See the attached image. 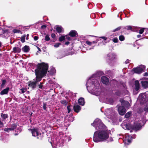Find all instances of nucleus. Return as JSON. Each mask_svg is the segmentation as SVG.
<instances>
[{
  "mask_svg": "<svg viewBox=\"0 0 148 148\" xmlns=\"http://www.w3.org/2000/svg\"><path fill=\"white\" fill-rule=\"evenodd\" d=\"M91 125L97 130L94 134L93 140L95 142L107 141L108 142L113 141V138L109 137L110 131L107 129L106 126L98 119H96Z\"/></svg>",
  "mask_w": 148,
  "mask_h": 148,
  "instance_id": "1",
  "label": "nucleus"
},
{
  "mask_svg": "<svg viewBox=\"0 0 148 148\" xmlns=\"http://www.w3.org/2000/svg\"><path fill=\"white\" fill-rule=\"evenodd\" d=\"M48 68L47 64L42 63L38 64L37 67L35 70L36 77L33 81L29 82V86L34 88L36 87L37 82L40 81L42 77L47 73Z\"/></svg>",
  "mask_w": 148,
  "mask_h": 148,
  "instance_id": "2",
  "label": "nucleus"
},
{
  "mask_svg": "<svg viewBox=\"0 0 148 148\" xmlns=\"http://www.w3.org/2000/svg\"><path fill=\"white\" fill-rule=\"evenodd\" d=\"M95 75H93L88 80L86 86L88 92L97 96L100 93V87L98 81L94 79Z\"/></svg>",
  "mask_w": 148,
  "mask_h": 148,
  "instance_id": "3",
  "label": "nucleus"
},
{
  "mask_svg": "<svg viewBox=\"0 0 148 148\" xmlns=\"http://www.w3.org/2000/svg\"><path fill=\"white\" fill-rule=\"evenodd\" d=\"M145 121L144 119H142L134 123L132 127H131L129 124L123 123L121 124L122 127L125 130H130L131 128L135 131L140 130L142 126L145 123Z\"/></svg>",
  "mask_w": 148,
  "mask_h": 148,
  "instance_id": "4",
  "label": "nucleus"
},
{
  "mask_svg": "<svg viewBox=\"0 0 148 148\" xmlns=\"http://www.w3.org/2000/svg\"><path fill=\"white\" fill-rule=\"evenodd\" d=\"M60 138L59 139H58L57 141H53V143H51V144L53 148H56L57 147H55V146L53 147V144L56 145V146H62L63 145L64 142L66 140L67 138V137H65V136L64 137L62 136V137L61 135H60L58 137V138Z\"/></svg>",
  "mask_w": 148,
  "mask_h": 148,
  "instance_id": "5",
  "label": "nucleus"
},
{
  "mask_svg": "<svg viewBox=\"0 0 148 148\" xmlns=\"http://www.w3.org/2000/svg\"><path fill=\"white\" fill-rule=\"evenodd\" d=\"M114 114V111L112 108L106 109L104 112V114L107 117L110 119H112Z\"/></svg>",
  "mask_w": 148,
  "mask_h": 148,
  "instance_id": "6",
  "label": "nucleus"
},
{
  "mask_svg": "<svg viewBox=\"0 0 148 148\" xmlns=\"http://www.w3.org/2000/svg\"><path fill=\"white\" fill-rule=\"evenodd\" d=\"M136 136V135H133L132 136H131L128 134H126L125 135V138L124 140L125 144V145H129L131 142L132 138H135Z\"/></svg>",
  "mask_w": 148,
  "mask_h": 148,
  "instance_id": "7",
  "label": "nucleus"
},
{
  "mask_svg": "<svg viewBox=\"0 0 148 148\" xmlns=\"http://www.w3.org/2000/svg\"><path fill=\"white\" fill-rule=\"evenodd\" d=\"M145 69V66L143 65H141L138 66L136 68H134L133 69V71L134 73L138 74H140L142 72L144 71Z\"/></svg>",
  "mask_w": 148,
  "mask_h": 148,
  "instance_id": "8",
  "label": "nucleus"
},
{
  "mask_svg": "<svg viewBox=\"0 0 148 148\" xmlns=\"http://www.w3.org/2000/svg\"><path fill=\"white\" fill-rule=\"evenodd\" d=\"M30 130L32 134V136L36 137L38 136V139H40L41 138V134L38 131V130L36 129H29Z\"/></svg>",
  "mask_w": 148,
  "mask_h": 148,
  "instance_id": "9",
  "label": "nucleus"
},
{
  "mask_svg": "<svg viewBox=\"0 0 148 148\" xmlns=\"http://www.w3.org/2000/svg\"><path fill=\"white\" fill-rule=\"evenodd\" d=\"M107 58L111 61H112L114 60L117 59V56L115 53H110L107 55Z\"/></svg>",
  "mask_w": 148,
  "mask_h": 148,
  "instance_id": "10",
  "label": "nucleus"
},
{
  "mask_svg": "<svg viewBox=\"0 0 148 148\" xmlns=\"http://www.w3.org/2000/svg\"><path fill=\"white\" fill-rule=\"evenodd\" d=\"M120 101L121 103V106L125 108H128L130 106V104L127 101H125L122 99L120 100Z\"/></svg>",
  "mask_w": 148,
  "mask_h": 148,
  "instance_id": "11",
  "label": "nucleus"
},
{
  "mask_svg": "<svg viewBox=\"0 0 148 148\" xmlns=\"http://www.w3.org/2000/svg\"><path fill=\"white\" fill-rule=\"evenodd\" d=\"M118 111L119 114L121 115H124L126 112V109L122 106H120L118 108Z\"/></svg>",
  "mask_w": 148,
  "mask_h": 148,
  "instance_id": "12",
  "label": "nucleus"
},
{
  "mask_svg": "<svg viewBox=\"0 0 148 148\" xmlns=\"http://www.w3.org/2000/svg\"><path fill=\"white\" fill-rule=\"evenodd\" d=\"M101 82L103 83L108 85L109 82V79L105 76H102L101 77Z\"/></svg>",
  "mask_w": 148,
  "mask_h": 148,
  "instance_id": "13",
  "label": "nucleus"
},
{
  "mask_svg": "<svg viewBox=\"0 0 148 148\" xmlns=\"http://www.w3.org/2000/svg\"><path fill=\"white\" fill-rule=\"evenodd\" d=\"M54 29L58 33H61L63 31V29L61 26L57 25L55 26Z\"/></svg>",
  "mask_w": 148,
  "mask_h": 148,
  "instance_id": "14",
  "label": "nucleus"
},
{
  "mask_svg": "<svg viewBox=\"0 0 148 148\" xmlns=\"http://www.w3.org/2000/svg\"><path fill=\"white\" fill-rule=\"evenodd\" d=\"M81 109V107L78 105H74L73 106L74 111L77 113Z\"/></svg>",
  "mask_w": 148,
  "mask_h": 148,
  "instance_id": "15",
  "label": "nucleus"
},
{
  "mask_svg": "<svg viewBox=\"0 0 148 148\" xmlns=\"http://www.w3.org/2000/svg\"><path fill=\"white\" fill-rule=\"evenodd\" d=\"M10 88L9 87H8L1 91L0 92L1 95H3L7 94Z\"/></svg>",
  "mask_w": 148,
  "mask_h": 148,
  "instance_id": "16",
  "label": "nucleus"
},
{
  "mask_svg": "<svg viewBox=\"0 0 148 148\" xmlns=\"http://www.w3.org/2000/svg\"><path fill=\"white\" fill-rule=\"evenodd\" d=\"M141 84L142 86L145 88L148 87V82L146 81H142Z\"/></svg>",
  "mask_w": 148,
  "mask_h": 148,
  "instance_id": "17",
  "label": "nucleus"
},
{
  "mask_svg": "<svg viewBox=\"0 0 148 148\" xmlns=\"http://www.w3.org/2000/svg\"><path fill=\"white\" fill-rule=\"evenodd\" d=\"M78 102L79 104L82 106H83L84 104V100L83 98H79L78 100Z\"/></svg>",
  "mask_w": 148,
  "mask_h": 148,
  "instance_id": "18",
  "label": "nucleus"
},
{
  "mask_svg": "<svg viewBox=\"0 0 148 148\" xmlns=\"http://www.w3.org/2000/svg\"><path fill=\"white\" fill-rule=\"evenodd\" d=\"M77 35V33L75 30L71 31L69 33V35L72 37H75Z\"/></svg>",
  "mask_w": 148,
  "mask_h": 148,
  "instance_id": "19",
  "label": "nucleus"
},
{
  "mask_svg": "<svg viewBox=\"0 0 148 148\" xmlns=\"http://www.w3.org/2000/svg\"><path fill=\"white\" fill-rule=\"evenodd\" d=\"M135 89L136 90H138L140 88V85L138 81H136L135 82Z\"/></svg>",
  "mask_w": 148,
  "mask_h": 148,
  "instance_id": "20",
  "label": "nucleus"
},
{
  "mask_svg": "<svg viewBox=\"0 0 148 148\" xmlns=\"http://www.w3.org/2000/svg\"><path fill=\"white\" fill-rule=\"evenodd\" d=\"M22 50L25 52H27L29 51V47L28 46L25 45L22 49Z\"/></svg>",
  "mask_w": 148,
  "mask_h": 148,
  "instance_id": "21",
  "label": "nucleus"
},
{
  "mask_svg": "<svg viewBox=\"0 0 148 148\" xmlns=\"http://www.w3.org/2000/svg\"><path fill=\"white\" fill-rule=\"evenodd\" d=\"M13 50L16 53H19L21 51L20 48L18 47H15L13 48Z\"/></svg>",
  "mask_w": 148,
  "mask_h": 148,
  "instance_id": "22",
  "label": "nucleus"
},
{
  "mask_svg": "<svg viewBox=\"0 0 148 148\" xmlns=\"http://www.w3.org/2000/svg\"><path fill=\"white\" fill-rule=\"evenodd\" d=\"M60 102L64 105H66L67 103V102L65 100H63L60 101Z\"/></svg>",
  "mask_w": 148,
  "mask_h": 148,
  "instance_id": "23",
  "label": "nucleus"
},
{
  "mask_svg": "<svg viewBox=\"0 0 148 148\" xmlns=\"http://www.w3.org/2000/svg\"><path fill=\"white\" fill-rule=\"evenodd\" d=\"M4 130L7 132H9L10 131L13 130V129H11V128H5L4 129Z\"/></svg>",
  "mask_w": 148,
  "mask_h": 148,
  "instance_id": "24",
  "label": "nucleus"
},
{
  "mask_svg": "<svg viewBox=\"0 0 148 148\" xmlns=\"http://www.w3.org/2000/svg\"><path fill=\"white\" fill-rule=\"evenodd\" d=\"M132 113L130 112H127L125 115V117L126 118H128L130 116Z\"/></svg>",
  "mask_w": 148,
  "mask_h": 148,
  "instance_id": "25",
  "label": "nucleus"
},
{
  "mask_svg": "<svg viewBox=\"0 0 148 148\" xmlns=\"http://www.w3.org/2000/svg\"><path fill=\"white\" fill-rule=\"evenodd\" d=\"M128 92V91L126 88L124 91L122 92V95H125L127 94Z\"/></svg>",
  "mask_w": 148,
  "mask_h": 148,
  "instance_id": "26",
  "label": "nucleus"
},
{
  "mask_svg": "<svg viewBox=\"0 0 148 148\" xmlns=\"http://www.w3.org/2000/svg\"><path fill=\"white\" fill-rule=\"evenodd\" d=\"M65 38V36H62L60 37L59 38V41L61 42L64 40Z\"/></svg>",
  "mask_w": 148,
  "mask_h": 148,
  "instance_id": "27",
  "label": "nucleus"
},
{
  "mask_svg": "<svg viewBox=\"0 0 148 148\" xmlns=\"http://www.w3.org/2000/svg\"><path fill=\"white\" fill-rule=\"evenodd\" d=\"M1 117L4 119H6L8 117V115L7 114H3V113L1 114Z\"/></svg>",
  "mask_w": 148,
  "mask_h": 148,
  "instance_id": "28",
  "label": "nucleus"
},
{
  "mask_svg": "<svg viewBox=\"0 0 148 148\" xmlns=\"http://www.w3.org/2000/svg\"><path fill=\"white\" fill-rule=\"evenodd\" d=\"M50 72L52 74H54L56 72V70L54 68H52L50 70Z\"/></svg>",
  "mask_w": 148,
  "mask_h": 148,
  "instance_id": "29",
  "label": "nucleus"
},
{
  "mask_svg": "<svg viewBox=\"0 0 148 148\" xmlns=\"http://www.w3.org/2000/svg\"><path fill=\"white\" fill-rule=\"evenodd\" d=\"M119 39L121 41H123L125 39L123 35H121L119 36Z\"/></svg>",
  "mask_w": 148,
  "mask_h": 148,
  "instance_id": "30",
  "label": "nucleus"
},
{
  "mask_svg": "<svg viewBox=\"0 0 148 148\" xmlns=\"http://www.w3.org/2000/svg\"><path fill=\"white\" fill-rule=\"evenodd\" d=\"M122 92H121L119 91H117L116 92V94L119 96H120L121 95H122Z\"/></svg>",
  "mask_w": 148,
  "mask_h": 148,
  "instance_id": "31",
  "label": "nucleus"
},
{
  "mask_svg": "<svg viewBox=\"0 0 148 148\" xmlns=\"http://www.w3.org/2000/svg\"><path fill=\"white\" fill-rule=\"evenodd\" d=\"M121 27H118L117 28H116V29H114L112 31V32H114L119 31L121 29Z\"/></svg>",
  "mask_w": 148,
  "mask_h": 148,
  "instance_id": "32",
  "label": "nucleus"
},
{
  "mask_svg": "<svg viewBox=\"0 0 148 148\" xmlns=\"http://www.w3.org/2000/svg\"><path fill=\"white\" fill-rule=\"evenodd\" d=\"M50 40V38L48 35H47L45 38V40L46 41H48Z\"/></svg>",
  "mask_w": 148,
  "mask_h": 148,
  "instance_id": "33",
  "label": "nucleus"
},
{
  "mask_svg": "<svg viewBox=\"0 0 148 148\" xmlns=\"http://www.w3.org/2000/svg\"><path fill=\"white\" fill-rule=\"evenodd\" d=\"M145 28H142L140 29L139 31V33L140 34H142L144 32V31Z\"/></svg>",
  "mask_w": 148,
  "mask_h": 148,
  "instance_id": "34",
  "label": "nucleus"
},
{
  "mask_svg": "<svg viewBox=\"0 0 148 148\" xmlns=\"http://www.w3.org/2000/svg\"><path fill=\"white\" fill-rule=\"evenodd\" d=\"M13 32L14 33H19L20 32V31L18 29H14L13 30Z\"/></svg>",
  "mask_w": 148,
  "mask_h": 148,
  "instance_id": "35",
  "label": "nucleus"
},
{
  "mask_svg": "<svg viewBox=\"0 0 148 148\" xmlns=\"http://www.w3.org/2000/svg\"><path fill=\"white\" fill-rule=\"evenodd\" d=\"M132 28V26H127L125 27V29L127 30H131Z\"/></svg>",
  "mask_w": 148,
  "mask_h": 148,
  "instance_id": "36",
  "label": "nucleus"
},
{
  "mask_svg": "<svg viewBox=\"0 0 148 148\" xmlns=\"http://www.w3.org/2000/svg\"><path fill=\"white\" fill-rule=\"evenodd\" d=\"M71 106H68L67 107V109L68 110V113H69L71 112Z\"/></svg>",
  "mask_w": 148,
  "mask_h": 148,
  "instance_id": "37",
  "label": "nucleus"
},
{
  "mask_svg": "<svg viewBox=\"0 0 148 148\" xmlns=\"http://www.w3.org/2000/svg\"><path fill=\"white\" fill-rule=\"evenodd\" d=\"M5 82H6V81L5 80H2V84L1 85L2 87H3L4 86L5 84Z\"/></svg>",
  "mask_w": 148,
  "mask_h": 148,
  "instance_id": "38",
  "label": "nucleus"
},
{
  "mask_svg": "<svg viewBox=\"0 0 148 148\" xmlns=\"http://www.w3.org/2000/svg\"><path fill=\"white\" fill-rule=\"evenodd\" d=\"M113 41L115 42H117L118 41V39L117 38H115L113 39Z\"/></svg>",
  "mask_w": 148,
  "mask_h": 148,
  "instance_id": "39",
  "label": "nucleus"
},
{
  "mask_svg": "<svg viewBox=\"0 0 148 148\" xmlns=\"http://www.w3.org/2000/svg\"><path fill=\"white\" fill-rule=\"evenodd\" d=\"M16 125L15 124H13L12 125V127L11 128V129H13V130H14L16 127Z\"/></svg>",
  "mask_w": 148,
  "mask_h": 148,
  "instance_id": "40",
  "label": "nucleus"
},
{
  "mask_svg": "<svg viewBox=\"0 0 148 148\" xmlns=\"http://www.w3.org/2000/svg\"><path fill=\"white\" fill-rule=\"evenodd\" d=\"M25 36H22L21 38V41L22 42H24L25 41Z\"/></svg>",
  "mask_w": 148,
  "mask_h": 148,
  "instance_id": "41",
  "label": "nucleus"
},
{
  "mask_svg": "<svg viewBox=\"0 0 148 148\" xmlns=\"http://www.w3.org/2000/svg\"><path fill=\"white\" fill-rule=\"evenodd\" d=\"M86 43L88 45H90L92 44V42H90L89 41L87 40L86 41Z\"/></svg>",
  "mask_w": 148,
  "mask_h": 148,
  "instance_id": "42",
  "label": "nucleus"
},
{
  "mask_svg": "<svg viewBox=\"0 0 148 148\" xmlns=\"http://www.w3.org/2000/svg\"><path fill=\"white\" fill-rule=\"evenodd\" d=\"M60 43H56L54 45V47H58L60 45Z\"/></svg>",
  "mask_w": 148,
  "mask_h": 148,
  "instance_id": "43",
  "label": "nucleus"
},
{
  "mask_svg": "<svg viewBox=\"0 0 148 148\" xmlns=\"http://www.w3.org/2000/svg\"><path fill=\"white\" fill-rule=\"evenodd\" d=\"M21 92H20L21 93H23L25 92L26 90L24 88H22L21 89Z\"/></svg>",
  "mask_w": 148,
  "mask_h": 148,
  "instance_id": "44",
  "label": "nucleus"
},
{
  "mask_svg": "<svg viewBox=\"0 0 148 148\" xmlns=\"http://www.w3.org/2000/svg\"><path fill=\"white\" fill-rule=\"evenodd\" d=\"M113 102V100L112 99H109V103L110 104L112 103Z\"/></svg>",
  "mask_w": 148,
  "mask_h": 148,
  "instance_id": "45",
  "label": "nucleus"
},
{
  "mask_svg": "<svg viewBox=\"0 0 148 148\" xmlns=\"http://www.w3.org/2000/svg\"><path fill=\"white\" fill-rule=\"evenodd\" d=\"M144 95H145V94H141L139 96V98H141L142 99H143V98H144Z\"/></svg>",
  "mask_w": 148,
  "mask_h": 148,
  "instance_id": "46",
  "label": "nucleus"
},
{
  "mask_svg": "<svg viewBox=\"0 0 148 148\" xmlns=\"http://www.w3.org/2000/svg\"><path fill=\"white\" fill-rule=\"evenodd\" d=\"M46 103H43V108L44 110H46L47 107H46Z\"/></svg>",
  "mask_w": 148,
  "mask_h": 148,
  "instance_id": "47",
  "label": "nucleus"
},
{
  "mask_svg": "<svg viewBox=\"0 0 148 148\" xmlns=\"http://www.w3.org/2000/svg\"><path fill=\"white\" fill-rule=\"evenodd\" d=\"M38 86H39V88H40L42 89V83H40L39 84H38Z\"/></svg>",
  "mask_w": 148,
  "mask_h": 148,
  "instance_id": "48",
  "label": "nucleus"
},
{
  "mask_svg": "<svg viewBox=\"0 0 148 148\" xmlns=\"http://www.w3.org/2000/svg\"><path fill=\"white\" fill-rule=\"evenodd\" d=\"M66 37V38L68 40H71V38L69 36V35H66L65 36V37Z\"/></svg>",
  "mask_w": 148,
  "mask_h": 148,
  "instance_id": "49",
  "label": "nucleus"
},
{
  "mask_svg": "<svg viewBox=\"0 0 148 148\" xmlns=\"http://www.w3.org/2000/svg\"><path fill=\"white\" fill-rule=\"evenodd\" d=\"M3 126V123L0 120V127H2Z\"/></svg>",
  "mask_w": 148,
  "mask_h": 148,
  "instance_id": "50",
  "label": "nucleus"
},
{
  "mask_svg": "<svg viewBox=\"0 0 148 148\" xmlns=\"http://www.w3.org/2000/svg\"><path fill=\"white\" fill-rule=\"evenodd\" d=\"M38 37L37 36H35L34 38V40L35 41H36L38 40Z\"/></svg>",
  "mask_w": 148,
  "mask_h": 148,
  "instance_id": "51",
  "label": "nucleus"
},
{
  "mask_svg": "<svg viewBox=\"0 0 148 148\" xmlns=\"http://www.w3.org/2000/svg\"><path fill=\"white\" fill-rule=\"evenodd\" d=\"M144 110L146 111H148V106H146L144 109Z\"/></svg>",
  "mask_w": 148,
  "mask_h": 148,
  "instance_id": "52",
  "label": "nucleus"
},
{
  "mask_svg": "<svg viewBox=\"0 0 148 148\" xmlns=\"http://www.w3.org/2000/svg\"><path fill=\"white\" fill-rule=\"evenodd\" d=\"M56 35L54 34H51V37L53 38H54L55 37Z\"/></svg>",
  "mask_w": 148,
  "mask_h": 148,
  "instance_id": "53",
  "label": "nucleus"
},
{
  "mask_svg": "<svg viewBox=\"0 0 148 148\" xmlns=\"http://www.w3.org/2000/svg\"><path fill=\"white\" fill-rule=\"evenodd\" d=\"M100 38H102V39H104V40H106V39H107V38L103 36V37H101Z\"/></svg>",
  "mask_w": 148,
  "mask_h": 148,
  "instance_id": "54",
  "label": "nucleus"
},
{
  "mask_svg": "<svg viewBox=\"0 0 148 148\" xmlns=\"http://www.w3.org/2000/svg\"><path fill=\"white\" fill-rule=\"evenodd\" d=\"M144 76H148V73L147 72H145L144 73Z\"/></svg>",
  "mask_w": 148,
  "mask_h": 148,
  "instance_id": "55",
  "label": "nucleus"
},
{
  "mask_svg": "<svg viewBox=\"0 0 148 148\" xmlns=\"http://www.w3.org/2000/svg\"><path fill=\"white\" fill-rule=\"evenodd\" d=\"M46 26L45 25H42L41 26V27L42 28H45L46 27Z\"/></svg>",
  "mask_w": 148,
  "mask_h": 148,
  "instance_id": "56",
  "label": "nucleus"
},
{
  "mask_svg": "<svg viewBox=\"0 0 148 148\" xmlns=\"http://www.w3.org/2000/svg\"><path fill=\"white\" fill-rule=\"evenodd\" d=\"M69 43L70 42H69L67 41L65 43V44L66 45H68L69 44Z\"/></svg>",
  "mask_w": 148,
  "mask_h": 148,
  "instance_id": "57",
  "label": "nucleus"
},
{
  "mask_svg": "<svg viewBox=\"0 0 148 148\" xmlns=\"http://www.w3.org/2000/svg\"><path fill=\"white\" fill-rule=\"evenodd\" d=\"M129 62V60H127L125 62V63L126 64L128 63Z\"/></svg>",
  "mask_w": 148,
  "mask_h": 148,
  "instance_id": "58",
  "label": "nucleus"
},
{
  "mask_svg": "<svg viewBox=\"0 0 148 148\" xmlns=\"http://www.w3.org/2000/svg\"><path fill=\"white\" fill-rule=\"evenodd\" d=\"M97 42V41H94L92 42V43H96Z\"/></svg>",
  "mask_w": 148,
  "mask_h": 148,
  "instance_id": "59",
  "label": "nucleus"
},
{
  "mask_svg": "<svg viewBox=\"0 0 148 148\" xmlns=\"http://www.w3.org/2000/svg\"><path fill=\"white\" fill-rule=\"evenodd\" d=\"M141 37V35H137V37L138 38H139Z\"/></svg>",
  "mask_w": 148,
  "mask_h": 148,
  "instance_id": "60",
  "label": "nucleus"
},
{
  "mask_svg": "<svg viewBox=\"0 0 148 148\" xmlns=\"http://www.w3.org/2000/svg\"><path fill=\"white\" fill-rule=\"evenodd\" d=\"M37 48H38V51H41V50H40V49L39 47H37Z\"/></svg>",
  "mask_w": 148,
  "mask_h": 148,
  "instance_id": "61",
  "label": "nucleus"
},
{
  "mask_svg": "<svg viewBox=\"0 0 148 148\" xmlns=\"http://www.w3.org/2000/svg\"><path fill=\"white\" fill-rule=\"evenodd\" d=\"M1 43L0 42V47L1 46Z\"/></svg>",
  "mask_w": 148,
  "mask_h": 148,
  "instance_id": "62",
  "label": "nucleus"
},
{
  "mask_svg": "<svg viewBox=\"0 0 148 148\" xmlns=\"http://www.w3.org/2000/svg\"><path fill=\"white\" fill-rule=\"evenodd\" d=\"M120 19H121V20H122V18H121V17Z\"/></svg>",
  "mask_w": 148,
  "mask_h": 148,
  "instance_id": "63",
  "label": "nucleus"
},
{
  "mask_svg": "<svg viewBox=\"0 0 148 148\" xmlns=\"http://www.w3.org/2000/svg\"><path fill=\"white\" fill-rule=\"evenodd\" d=\"M1 55L0 54V56H1Z\"/></svg>",
  "mask_w": 148,
  "mask_h": 148,
  "instance_id": "64",
  "label": "nucleus"
}]
</instances>
